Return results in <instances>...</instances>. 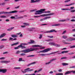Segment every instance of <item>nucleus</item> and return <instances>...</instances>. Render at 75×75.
Instances as JSON below:
<instances>
[{"label":"nucleus","mask_w":75,"mask_h":75,"mask_svg":"<svg viewBox=\"0 0 75 75\" xmlns=\"http://www.w3.org/2000/svg\"><path fill=\"white\" fill-rule=\"evenodd\" d=\"M39 48H30L29 49H27L23 50L21 51L22 52H24V53H28V52H31V51H37L38 50Z\"/></svg>","instance_id":"nucleus-1"},{"label":"nucleus","mask_w":75,"mask_h":75,"mask_svg":"<svg viewBox=\"0 0 75 75\" xmlns=\"http://www.w3.org/2000/svg\"><path fill=\"white\" fill-rule=\"evenodd\" d=\"M35 11V15H37V14H40L41 13H44L43 11H45V9H41L40 10H38V11H35V10H32L30 11V12H33V11Z\"/></svg>","instance_id":"nucleus-2"},{"label":"nucleus","mask_w":75,"mask_h":75,"mask_svg":"<svg viewBox=\"0 0 75 75\" xmlns=\"http://www.w3.org/2000/svg\"><path fill=\"white\" fill-rule=\"evenodd\" d=\"M18 12V11H10L9 12L6 11H2L0 12V15L1 14H12L13 13H17Z\"/></svg>","instance_id":"nucleus-3"},{"label":"nucleus","mask_w":75,"mask_h":75,"mask_svg":"<svg viewBox=\"0 0 75 75\" xmlns=\"http://www.w3.org/2000/svg\"><path fill=\"white\" fill-rule=\"evenodd\" d=\"M52 49L51 48H47L45 49L44 50H42L41 51H40L39 52H38V53L40 52L42 53H45V52H48V51H51Z\"/></svg>","instance_id":"nucleus-4"},{"label":"nucleus","mask_w":75,"mask_h":75,"mask_svg":"<svg viewBox=\"0 0 75 75\" xmlns=\"http://www.w3.org/2000/svg\"><path fill=\"white\" fill-rule=\"evenodd\" d=\"M25 71H24L23 70H21V71L23 73H25L27 72H29L30 71H33V69H30V68H28L25 69L24 70Z\"/></svg>","instance_id":"nucleus-5"},{"label":"nucleus","mask_w":75,"mask_h":75,"mask_svg":"<svg viewBox=\"0 0 75 75\" xmlns=\"http://www.w3.org/2000/svg\"><path fill=\"white\" fill-rule=\"evenodd\" d=\"M18 15H15V17L11 16L10 17V18H11V19H14V20H17V19H18V18H23V17L21 16V17L16 18V17H18Z\"/></svg>","instance_id":"nucleus-6"},{"label":"nucleus","mask_w":75,"mask_h":75,"mask_svg":"<svg viewBox=\"0 0 75 75\" xmlns=\"http://www.w3.org/2000/svg\"><path fill=\"white\" fill-rule=\"evenodd\" d=\"M52 32H55V33H57V30H55L52 29L50 31H47L46 32H44V33H52Z\"/></svg>","instance_id":"nucleus-7"},{"label":"nucleus","mask_w":75,"mask_h":75,"mask_svg":"<svg viewBox=\"0 0 75 75\" xmlns=\"http://www.w3.org/2000/svg\"><path fill=\"white\" fill-rule=\"evenodd\" d=\"M21 45H20V48H21L22 49L26 48V47L25 46H23L22 45H28V44L27 43H21Z\"/></svg>","instance_id":"nucleus-8"},{"label":"nucleus","mask_w":75,"mask_h":75,"mask_svg":"<svg viewBox=\"0 0 75 75\" xmlns=\"http://www.w3.org/2000/svg\"><path fill=\"white\" fill-rule=\"evenodd\" d=\"M54 13H51L46 14H44L42 15V17H45V16H51V15H54Z\"/></svg>","instance_id":"nucleus-9"},{"label":"nucleus","mask_w":75,"mask_h":75,"mask_svg":"<svg viewBox=\"0 0 75 75\" xmlns=\"http://www.w3.org/2000/svg\"><path fill=\"white\" fill-rule=\"evenodd\" d=\"M58 51L55 52H52L51 53H50L49 54H39V55H42L43 57H44V56H45L46 55H51V54H55V53H57V52H58Z\"/></svg>","instance_id":"nucleus-10"},{"label":"nucleus","mask_w":75,"mask_h":75,"mask_svg":"<svg viewBox=\"0 0 75 75\" xmlns=\"http://www.w3.org/2000/svg\"><path fill=\"white\" fill-rule=\"evenodd\" d=\"M7 71L6 69H0V72H2V73H6Z\"/></svg>","instance_id":"nucleus-11"},{"label":"nucleus","mask_w":75,"mask_h":75,"mask_svg":"<svg viewBox=\"0 0 75 75\" xmlns=\"http://www.w3.org/2000/svg\"><path fill=\"white\" fill-rule=\"evenodd\" d=\"M75 40V38H70L69 39H67V40L68 41H69V42H70V41H74Z\"/></svg>","instance_id":"nucleus-12"},{"label":"nucleus","mask_w":75,"mask_h":75,"mask_svg":"<svg viewBox=\"0 0 75 75\" xmlns=\"http://www.w3.org/2000/svg\"><path fill=\"white\" fill-rule=\"evenodd\" d=\"M68 51H64L62 52L61 53H58V54H64L65 53H68Z\"/></svg>","instance_id":"nucleus-13"},{"label":"nucleus","mask_w":75,"mask_h":75,"mask_svg":"<svg viewBox=\"0 0 75 75\" xmlns=\"http://www.w3.org/2000/svg\"><path fill=\"white\" fill-rule=\"evenodd\" d=\"M6 34L5 33L2 34L0 36V38H2L3 37H4L6 36Z\"/></svg>","instance_id":"nucleus-14"},{"label":"nucleus","mask_w":75,"mask_h":75,"mask_svg":"<svg viewBox=\"0 0 75 75\" xmlns=\"http://www.w3.org/2000/svg\"><path fill=\"white\" fill-rule=\"evenodd\" d=\"M19 44V42H17L14 44H12L11 45V47H13V46H14V45H17V44Z\"/></svg>","instance_id":"nucleus-15"},{"label":"nucleus","mask_w":75,"mask_h":75,"mask_svg":"<svg viewBox=\"0 0 75 75\" xmlns=\"http://www.w3.org/2000/svg\"><path fill=\"white\" fill-rule=\"evenodd\" d=\"M30 42H28V43L27 44H28H28H33L34 43V42H35L34 40H30Z\"/></svg>","instance_id":"nucleus-16"},{"label":"nucleus","mask_w":75,"mask_h":75,"mask_svg":"<svg viewBox=\"0 0 75 75\" xmlns=\"http://www.w3.org/2000/svg\"><path fill=\"white\" fill-rule=\"evenodd\" d=\"M72 72V71H68L66 72L65 74V75H68V74H69Z\"/></svg>","instance_id":"nucleus-17"},{"label":"nucleus","mask_w":75,"mask_h":75,"mask_svg":"<svg viewBox=\"0 0 75 75\" xmlns=\"http://www.w3.org/2000/svg\"><path fill=\"white\" fill-rule=\"evenodd\" d=\"M36 64V62H33L32 63H30L28 64L27 65V67H28V66H30L31 65H33V64Z\"/></svg>","instance_id":"nucleus-18"},{"label":"nucleus","mask_w":75,"mask_h":75,"mask_svg":"<svg viewBox=\"0 0 75 75\" xmlns=\"http://www.w3.org/2000/svg\"><path fill=\"white\" fill-rule=\"evenodd\" d=\"M61 25V23H58L57 24H56L54 25H52V26H59Z\"/></svg>","instance_id":"nucleus-19"},{"label":"nucleus","mask_w":75,"mask_h":75,"mask_svg":"<svg viewBox=\"0 0 75 75\" xmlns=\"http://www.w3.org/2000/svg\"><path fill=\"white\" fill-rule=\"evenodd\" d=\"M54 42H50L49 43V45H50L52 46H54Z\"/></svg>","instance_id":"nucleus-20"},{"label":"nucleus","mask_w":75,"mask_h":75,"mask_svg":"<svg viewBox=\"0 0 75 75\" xmlns=\"http://www.w3.org/2000/svg\"><path fill=\"white\" fill-rule=\"evenodd\" d=\"M55 46V47H60V45L57 44H55V43L54 44V46Z\"/></svg>","instance_id":"nucleus-21"},{"label":"nucleus","mask_w":75,"mask_h":75,"mask_svg":"<svg viewBox=\"0 0 75 75\" xmlns=\"http://www.w3.org/2000/svg\"><path fill=\"white\" fill-rule=\"evenodd\" d=\"M62 65L63 66H67V65H69L68 63H62Z\"/></svg>","instance_id":"nucleus-22"},{"label":"nucleus","mask_w":75,"mask_h":75,"mask_svg":"<svg viewBox=\"0 0 75 75\" xmlns=\"http://www.w3.org/2000/svg\"><path fill=\"white\" fill-rule=\"evenodd\" d=\"M11 37L13 38H16V37H17V36L16 35H11Z\"/></svg>","instance_id":"nucleus-23"},{"label":"nucleus","mask_w":75,"mask_h":75,"mask_svg":"<svg viewBox=\"0 0 75 75\" xmlns=\"http://www.w3.org/2000/svg\"><path fill=\"white\" fill-rule=\"evenodd\" d=\"M14 28V27H13L8 29H7V31H11V30H13V29Z\"/></svg>","instance_id":"nucleus-24"},{"label":"nucleus","mask_w":75,"mask_h":75,"mask_svg":"<svg viewBox=\"0 0 75 75\" xmlns=\"http://www.w3.org/2000/svg\"><path fill=\"white\" fill-rule=\"evenodd\" d=\"M65 42V41L64 40H63V43H64V44H71V43H68V42Z\"/></svg>","instance_id":"nucleus-25"},{"label":"nucleus","mask_w":75,"mask_h":75,"mask_svg":"<svg viewBox=\"0 0 75 75\" xmlns=\"http://www.w3.org/2000/svg\"><path fill=\"white\" fill-rule=\"evenodd\" d=\"M19 48H20V45H18L17 47H14V48L15 50H17V49H19Z\"/></svg>","instance_id":"nucleus-26"},{"label":"nucleus","mask_w":75,"mask_h":75,"mask_svg":"<svg viewBox=\"0 0 75 75\" xmlns=\"http://www.w3.org/2000/svg\"><path fill=\"white\" fill-rule=\"evenodd\" d=\"M57 59L56 58H53L52 59H51L50 60V62H52L54 61H55Z\"/></svg>","instance_id":"nucleus-27"},{"label":"nucleus","mask_w":75,"mask_h":75,"mask_svg":"<svg viewBox=\"0 0 75 75\" xmlns=\"http://www.w3.org/2000/svg\"><path fill=\"white\" fill-rule=\"evenodd\" d=\"M62 38L64 39H66V38H67V36L66 35H64L62 36Z\"/></svg>","instance_id":"nucleus-28"},{"label":"nucleus","mask_w":75,"mask_h":75,"mask_svg":"<svg viewBox=\"0 0 75 75\" xmlns=\"http://www.w3.org/2000/svg\"><path fill=\"white\" fill-rule=\"evenodd\" d=\"M65 21H66V20H59V21H60V22H64Z\"/></svg>","instance_id":"nucleus-29"},{"label":"nucleus","mask_w":75,"mask_h":75,"mask_svg":"<svg viewBox=\"0 0 75 75\" xmlns=\"http://www.w3.org/2000/svg\"><path fill=\"white\" fill-rule=\"evenodd\" d=\"M35 3V0H31L30 1V3Z\"/></svg>","instance_id":"nucleus-30"},{"label":"nucleus","mask_w":75,"mask_h":75,"mask_svg":"<svg viewBox=\"0 0 75 75\" xmlns=\"http://www.w3.org/2000/svg\"><path fill=\"white\" fill-rule=\"evenodd\" d=\"M20 56H25V55H26V54L25 53H21L20 54Z\"/></svg>","instance_id":"nucleus-31"},{"label":"nucleus","mask_w":75,"mask_h":75,"mask_svg":"<svg viewBox=\"0 0 75 75\" xmlns=\"http://www.w3.org/2000/svg\"><path fill=\"white\" fill-rule=\"evenodd\" d=\"M23 24H24V25H26V26H29L30 25H29V24L27 23H23Z\"/></svg>","instance_id":"nucleus-32"},{"label":"nucleus","mask_w":75,"mask_h":75,"mask_svg":"<svg viewBox=\"0 0 75 75\" xmlns=\"http://www.w3.org/2000/svg\"><path fill=\"white\" fill-rule=\"evenodd\" d=\"M35 47H42V45H35Z\"/></svg>","instance_id":"nucleus-33"},{"label":"nucleus","mask_w":75,"mask_h":75,"mask_svg":"<svg viewBox=\"0 0 75 75\" xmlns=\"http://www.w3.org/2000/svg\"><path fill=\"white\" fill-rule=\"evenodd\" d=\"M4 47V45H1L0 46V49H2V48H3Z\"/></svg>","instance_id":"nucleus-34"},{"label":"nucleus","mask_w":75,"mask_h":75,"mask_svg":"<svg viewBox=\"0 0 75 75\" xmlns=\"http://www.w3.org/2000/svg\"><path fill=\"white\" fill-rule=\"evenodd\" d=\"M32 29H33V28H28V31H33V30H32Z\"/></svg>","instance_id":"nucleus-35"},{"label":"nucleus","mask_w":75,"mask_h":75,"mask_svg":"<svg viewBox=\"0 0 75 75\" xmlns=\"http://www.w3.org/2000/svg\"><path fill=\"white\" fill-rule=\"evenodd\" d=\"M13 38L10 37L9 40V41H13Z\"/></svg>","instance_id":"nucleus-36"},{"label":"nucleus","mask_w":75,"mask_h":75,"mask_svg":"<svg viewBox=\"0 0 75 75\" xmlns=\"http://www.w3.org/2000/svg\"><path fill=\"white\" fill-rule=\"evenodd\" d=\"M7 39H2L1 41H7Z\"/></svg>","instance_id":"nucleus-37"},{"label":"nucleus","mask_w":75,"mask_h":75,"mask_svg":"<svg viewBox=\"0 0 75 75\" xmlns=\"http://www.w3.org/2000/svg\"><path fill=\"white\" fill-rule=\"evenodd\" d=\"M0 18H6V16L4 15H3V16H0Z\"/></svg>","instance_id":"nucleus-38"},{"label":"nucleus","mask_w":75,"mask_h":75,"mask_svg":"<svg viewBox=\"0 0 75 75\" xmlns=\"http://www.w3.org/2000/svg\"><path fill=\"white\" fill-rule=\"evenodd\" d=\"M62 10H71L69 9H61Z\"/></svg>","instance_id":"nucleus-39"},{"label":"nucleus","mask_w":75,"mask_h":75,"mask_svg":"<svg viewBox=\"0 0 75 75\" xmlns=\"http://www.w3.org/2000/svg\"><path fill=\"white\" fill-rule=\"evenodd\" d=\"M9 62H10V61H7L6 60H5V63H8Z\"/></svg>","instance_id":"nucleus-40"},{"label":"nucleus","mask_w":75,"mask_h":75,"mask_svg":"<svg viewBox=\"0 0 75 75\" xmlns=\"http://www.w3.org/2000/svg\"><path fill=\"white\" fill-rule=\"evenodd\" d=\"M42 17V15L40 16H34V17L35 18H36L37 17Z\"/></svg>","instance_id":"nucleus-41"},{"label":"nucleus","mask_w":75,"mask_h":75,"mask_svg":"<svg viewBox=\"0 0 75 75\" xmlns=\"http://www.w3.org/2000/svg\"><path fill=\"white\" fill-rule=\"evenodd\" d=\"M75 48V45L71 46L70 47V48Z\"/></svg>","instance_id":"nucleus-42"},{"label":"nucleus","mask_w":75,"mask_h":75,"mask_svg":"<svg viewBox=\"0 0 75 75\" xmlns=\"http://www.w3.org/2000/svg\"><path fill=\"white\" fill-rule=\"evenodd\" d=\"M56 75H63V73H57L56 74Z\"/></svg>","instance_id":"nucleus-43"},{"label":"nucleus","mask_w":75,"mask_h":75,"mask_svg":"<svg viewBox=\"0 0 75 75\" xmlns=\"http://www.w3.org/2000/svg\"><path fill=\"white\" fill-rule=\"evenodd\" d=\"M34 55H29L27 56V57H34Z\"/></svg>","instance_id":"nucleus-44"},{"label":"nucleus","mask_w":75,"mask_h":75,"mask_svg":"<svg viewBox=\"0 0 75 75\" xmlns=\"http://www.w3.org/2000/svg\"><path fill=\"white\" fill-rule=\"evenodd\" d=\"M67 58L66 57H63L61 58L60 59H67Z\"/></svg>","instance_id":"nucleus-45"},{"label":"nucleus","mask_w":75,"mask_h":75,"mask_svg":"<svg viewBox=\"0 0 75 75\" xmlns=\"http://www.w3.org/2000/svg\"><path fill=\"white\" fill-rule=\"evenodd\" d=\"M44 13H51V11H45Z\"/></svg>","instance_id":"nucleus-46"},{"label":"nucleus","mask_w":75,"mask_h":75,"mask_svg":"<svg viewBox=\"0 0 75 75\" xmlns=\"http://www.w3.org/2000/svg\"><path fill=\"white\" fill-rule=\"evenodd\" d=\"M20 52L19 51H18L16 52V54H19V53Z\"/></svg>","instance_id":"nucleus-47"},{"label":"nucleus","mask_w":75,"mask_h":75,"mask_svg":"<svg viewBox=\"0 0 75 75\" xmlns=\"http://www.w3.org/2000/svg\"><path fill=\"white\" fill-rule=\"evenodd\" d=\"M5 60H2L1 61H0V63H1V64L3 63H5Z\"/></svg>","instance_id":"nucleus-48"},{"label":"nucleus","mask_w":75,"mask_h":75,"mask_svg":"<svg viewBox=\"0 0 75 75\" xmlns=\"http://www.w3.org/2000/svg\"><path fill=\"white\" fill-rule=\"evenodd\" d=\"M42 70V68H41L37 72H40V71H41Z\"/></svg>","instance_id":"nucleus-49"},{"label":"nucleus","mask_w":75,"mask_h":75,"mask_svg":"<svg viewBox=\"0 0 75 75\" xmlns=\"http://www.w3.org/2000/svg\"><path fill=\"white\" fill-rule=\"evenodd\" d=\"M22 60H23V58H20L19 59L18 61L20 62V61H22Z\"/></svg>","instance_id":"nucleus-50"},{"label":"nucleus","mask_w":75,"mask_h":75,"mask_svg":"<svg viewBox=\"0 0 75 75\" xmlns=\"http://www.w3.org/2000/svg\"><path fill=\"white\" fill-rule=\"evenodd\" d=\"M41 0H35V3H37V2H39Z\"/></svg>","instance_id":"nucleus-51"},{"label":"nucleus","mask_w":75,"mask_h":75,"mask_svg":"<svg viewBox=\"0 0 75 75\" xmlns=\"http://www.w3.org/2000/svg\"><path fill=\"white\" fill-rule=\"evenodd\" d=\"M48 37H49V38H54V36H48Z\"/></svg>","instance_id":"nucleus-52"},{"label":"nucleus","mask_w":75,"mask_h":75,"mask_svg":"<svg viewBox=\"0 0 75 75\" xmlns=\"http://www.w3.org/2000/svg\"><path fill=\"white\" fill-rule=\"evenodd\" d=\"M71 1V0H67L66 1H64V2H65V3H67L69 1Z\"/></svg>","instance_id":"nucleus-53"},{"label":"nucleus","mask_w":75,"mask_h":75,"mask_svg":"<svg viewBox=\"0 0 75 75\" xmlns=\"http://www.w3.org/2000/svg\"><path fill=\"white\" fill-rule=\"evenodd\" d=\"M70 12H71V13H74V12H75V10H71Z\"/></svg>","instance_id":"nucleus-54"},{"label":"nucleus","mask_w":75,"mask_h":75,"mask_svg":"<svg viewBox=\"0 0 75 75\" xmlns=\"http://www.w3.org/2000/svg\"><path fill=\"white\" fill-rule=\"evenodd\" d=\"M18 12L20 13H23V12H24V11H18Z\"/></svg>","instance_id":"nucleus-55"},{"label":"nucleus","mask_w":75,"mask_h":75,"mask_svg":"<svg viewBox=\"0 0 75 75\" xmlns=\"http://www.w3.org/2000/svg\"><path fill=\"white\" fill-rule=\"evenodd\" d=\"M42 35H40V36L39 37V39H41L42 38Z\"/></svg>","instance_id":"nucleus-56"},{"label":"nucleus","mask_w":75,"mask_h":75,"mask_svg":"<svg viewBox=\"0 0 75 75\" xmlns=\"http://www.w3.org/2000/svg\"><path fill=\"white\" fill-rule=\"evenodd\" d=\"M20 68H21L20 67H16L14 68V69H20Z\"/></svg>","instance_id":"nucleus-57"},{"label":"nucleus","mask_w":75,"mask_h":75,"mask_svg":"<svg viewBox=\"0 0 75 75\" xmlns=\"http://www.w3.org/2000/svg\"><path fill=\"white\" fill-rule=\"evenodd\" d=\"M66 32H67V30H66L64 31L62 33V34H64L66 33Z\"/></svg>","instance_id":"nucleus-58"},{"label":"nucleus","mask_w":75,"mask_h":75,"mask_svg":"<svg viewBox=\"0 0 75 75\" xmlns=\"http://www.w3.org/2000/svg\"><path fill=\"white\" fill-rule=\"evenodd\" d=\"M50 63H51V62H49L48 63H45V64L46 65H47L48 64H50Z\"/></svg>","instance_id":"nucleus-59"},{"label":"nucleus","mask_w":75,"mask_h":75,"mask_svg":"<svg viewBox=\"0 0 75 75\" xmlns=\"http://www.w3.org/2000/svg\"><path fill=\"white\" fill-rule=\"evenodd\" d=\"M5 59V57H2L0 58V59Z\"/></svg>","instance_id":"nucleus-60"},{"label":"nucleus","mask_w":75,"mask_h":75,"mask_svg":"<svg viewBox=\"0 0 75 75\" xmlns=\"http://www.w3.org/2000/svg\"><path fill=\"white\" fill-rule=\"evenodd\" d=\"M71 21L75 22V19H71Z\"/></svg>","instance_id":"nucleus-61"},{"label":"nucleus","mask_w":75,"mask_h":75,"mask_svg":"<svg viewBox=\"0 0 75 75\" xmlns=\"http://www.w3.org/2000/svg\"><path fill=\"white\" fill-rule=\"evenodd\" d=\"M7 53H8V52H4L3 53V54H7Z\"/></svg>","instance_id":"nucleus-62"},{"label":"nucleus","mask_w":75,"mask_h":75,"mask_svg":"<svg viewBox=\"0 0 75 75\" xmlns=\"http://www.w3.org/2000/svg\"><path fill=\"white\" fill-rule=\"evenodd\" d=\"M62 69H59L58 70V71H59V72H62Z\"/></svg>","instance_id":"nucleus-63"},{"label":"nucleus","mask_w":75,"mask_h":75,"mask_svg":"<svg viewBox=\"0 0 75 75\" xmlns=\"http://www.w3.org/2000/svg\"><path fill=\"white\" fill-rule=\"evenodd\" d=\"M20 7V6H18L15 7V8H18Z\"/></svg>","instance_id":"nucleus-64"}]
</instances>
